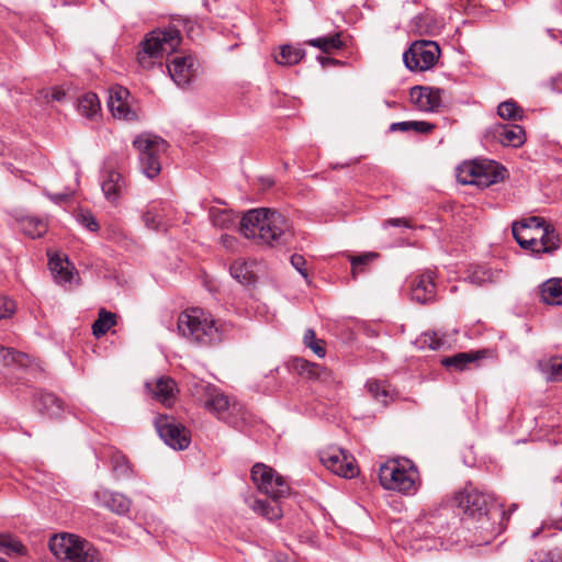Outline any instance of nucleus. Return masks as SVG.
Returning a JSON list of instances; mask_svg holds the SVG:
<instances>
[{
    "mask_svg": "<svg viewBox=\"0 0 562 562\" xmlns=\"http://www.w3.org/2000/svg\"><path fill=\"white\" fill-rule=\"evenodd\" d=\"M200 64L194 55L175 56L167 65L168 74L178 87H187L198 76Z\"/></svg>",
    "mask_w": 562,
    "mask_h": 562,
    "instance_id": "4468645a",
    "label": "nucleus"
},
{
    "mask_svg": "<svg viewBox=\"0 0 562 562\" xmlns=\"http://www.w3.org/2000/svg\"><path fill=\"white\" fill-rule=\"evenodd\" d=\"M221 244L227 250H233L235 248L236 244H237V240H236V238L234 236H231L228 234H223L221 236Z\"/></svg>",
    "mask_w": 562,
    "mask_h": 562,
    "instance_id": "4d7b16f0",
    "label": "nucleus"
},
{
    "mask_svg": "<svg viewBox=\"0 0 562 562\" xmlns=\"http://www.w3.org/2000/svg\"><path fill=\"white\" fill-rule=\"evenodd\" d=\"M101 189L105 199L112 203L119 201L126 191L125 179L116 170V161L112 158L104 161L101 171Z\"/></svg>",
    "mask_w": 562,
    "mask_h": 562,
    "instance_id": "2eb2a0df",
    "label": "nucleus"
},
{
    "mask_svg": "<svg viewBox=\"0 0 562 562\" xmlns=\"http://www.w3.org/2000/svg\"><path fill=\"white\" fill-rule=\"evenodd\" d=\"M45 195L50 200L53 201L54 203L56 204H60L67 200H69L71 196H72V191L71 190H65L64 192H60V193H49V192H45Z\"/></svg>",
    "mask_w": 562,
    "mask_h": 562,
    "instance_id": "864d4df0",
    "label": "nucleus"
},
{
    "mask_svg": "<svg viewBox=\"0 0 562 562\" xmlns=\"http://www.w3.org/2000/svg\"><path fill=\"white\" fill-rule=\"evenodd\" d=\"M530 562H551L549 560H538V561H530Z\"/></svg>",
    "mask_w": 562,
    "mask_h": 562,
    "instance_id": "774afa93",
    "label": "nucleus"
},
{
    "mask_svg": "<svg viewBox=\"0 0 562 562\" xmlns=\"http://www.w3.org/2000/svg\"><path fill=\"white\" fill-rule=\"evenodd\" d=\"M52 553L68 562H103L102 554L87 540L74 535H55L49 540Z\"/></svg>",
    "mask_w": 562,
    "mask_h": 562,
    "instance_id": "6e6552de",
    "label": "nucleus"
},
{
    "mask_svg": "<svg viewBox=\"0 0 562 562\" xmlns=\"http://www.w3.org/2000/svg\"><path fill=\"white\" fill-rule=\"evenodd\" d=\"M303 340L305 346L311 348L319 358H323L326 355L322 340L316 339L315 331L313 329L310 328L305 331Z\"/></svg>",
    "mask_w": 562,
    "mask_h": 562,
    "instance_id": "c03bdc74",
    "label": "nucleus"
},
{
    "mask_svg": "<svg viewBox=\"0 0 562 562\" xmlns=\"http://www.w3.org/2000/svg\"><path fill=\"white\" fill-rule=\"evenodd\" d=\"M180 31L175 26L157 29L148 33L140 44L137 61L144 69L161 66L165 56L176 52L181 44Z\"/></svg>",
    "mask_w": 562,
    "mask_h": 562,
    "instance_id": "39448f33",
    "label": "nucleus"
},
{
    "mask_svg": "<svg viewBox=\"0 0 562 562\" xmlns=\"http://www.w3.org/2000/svg\"><path fill=\"white\" fill-rule=\"evenodd\" d=\"M306 44L316 47L326 54L340 49L344 46L340 33L312 38L308 40Z\"/></svg>",
    "mask_w": 562,
    "mask_h": 562,
    "instance_id": "7c9ffc66",
    "label": "nucleus"
},
{
    "mask_svg": "<svg viewBox=\"0 0 562 562\" xmlns=\"http://www.w3.org/2000/svg\"><path fill=\"white\" fill-rule=\"evenodd\" d=\"M291 265L294 267V269L300 272V274L307 280L308 274L305 269L306 260L301 255H293L291 256Z\"/></svg>",
    "mask_w": 562,
    "mask_h": 562,
    "instance_id": "3c124183",
    "label": "nucleus"
},
{
    "mask_svg": "<svg viewBox=\"0 0 562 562\" xmlns=\"http://www.w3.org/2000/svg\"><path fill=\"white\" fill-rule=\"evenodd\" d=\"M65 97H66V93H65L64 90H61L59 88H54L52 90V94H50L52 100H54V101H61V100L65 99Z\"/></svg>",
    "mask_w": 562,
    "mask_h": 562,
    "instance_id": "bf43d9fd",
    "label": "nucleus"
},
{
    "mask_svg": "<svg viewBox=\"0 0 562 562\" xmlns=\"http://www.w3.org/2000/svg\"><path fill=\"white\" fill-rule=\"evenodd\" d=\"M210 218L213 226L220 229H228L235 223V216L229 210L212 209L210 211Z\"/></svg>",
    "mask_w": 562,
    "mask_h": 562,
    "instance_id": "58836bf2",
    "label": "nucleus"
},
{
    "mask_svg": "<svg viewBox=\"0 0 562 562\" xmlns=\"http://www.w3.org/2000/svg\"><path fill=\"white\" fill-rule=\"evenodd\" d=\"M522 113V109L512 100L502 102L497 108V114L504 120H520Z\"/></svg>",
    "mask_w": 562,
    "mask_h": 562,
    "instance_id": "ea45409f",
    "label": "nucleus"
},
{
    "mask_svg": "<svg viewBox=\"0 0 562 562\" xmlns=\"http://www.w3.org/2000/svg\"><path fill=\"white\" fill-rule=\"evenodd\" d=\"M412 300L425 304L435 297L434 273L426 271L416 276L411 282Z\"/></svg>",
    "mask_w": 562,
    "mask_h": 562,
    "instance_id": "6ab92c4d",
    "label": "nucleus"
},
{
    "mask_svg": "<svg viewBox=\"0 0 562 562\" xmlns=\"http://www.w3.org/2000/svg\"><path fill=\"white\" fill-rule=\"evenodd\" d=\"M378 257L376 252H366L360 256H355L350 258L351 267H352V276L356 278V274L361 271V266L367 265Z\"/></svg>",
    "mask_w": 562,
    "mask_h": 562,
    "instance_id": "49530a36",
    "label": "nucleus"
},
{
    "mask_svg": "<svg viewBox=\"0 0 562 562\" xmlns=\"http://www.w3.org/2000/svg\"><path fill=\"white\" fill-rule=\"evenodd\" d=\"M133 145L138 150L139 168L149 179L157 177L161 170L160 157L167 150V142L151 134L138 135Z\"/></svg>",
    "mask_w": 562,
    "mask_h": 562,
    "instance_id": "1a4fd4ad",
    "label": "nucleus"
},
{
    "mask_svg": "<svg viewBox=\"0 0 562 562\" xmlns=\"http://www.w3.org/2000/svg\"><path fill=\"white\" fill-rule=\"evenodd\" d=\"M113 471L119 477H126L131 473V467L124 456H114Z\"/></svg>",
    "mask_w": 562,
    "mask_h": 562,
    "instance_id": "de8ad7c7",
    "label": "nucleus"
},
{
    "mask_svg": "<svg viewBox=\"0 0 562 562\" xmlns=\"http://www.w3.org/2000/svg\"><path fill=\"white\" fill-rule=\"evenodd\" d=\"M21 229L31 238L42 237L47 232V223L35 216H24L20 220Z\"/></svg>",
    "mask_w": 562,
    "mask_h": 562,
    "instance_id": "c756f323",
    "label": "nucleus"
},
{
    "mask_svg": "<svg viewBox=\"0 0 562 562\" xmlns=\"http://www.w3.org/2000/svg\"><path fill=\"white\" fill-rule=\"evenodd\" d=\"M29 363L27 355L18 352L12 348L0 346V364L3 367L19 366L26 367Z\"/></svg>",
    "mask_w": 562,
    "mask_h": 562,
    "instance_id": "f704fd0d",
    "label": "nucleus"
},
{
    "mask_svg": "<svg viewBox=\"0 0 562 562\" xmlns=\"http://www.w3.org/2000/svg\"><path fill=\"white\" fill-rule=\"evenodd\" d=\"M440 48L432 41H416L403 54V61L409 70L425 71L435 66Z\"/></svg>",
    "mask_w": 562,
    "mask_h": 562,
    "instance_id": "9b49d317",
    "label": "nucleus"
},
{
    "mask_svg": "<svg viewBox=\"0 0 562 562\" xmlns=\"http://www.w3.org/2000/svg\"><path fill=\"white\" fill-rule=\"evenodd\" d=\"M251 479L258 490L271 499L250 498L248 499L249 507L270 521L280 519L282 509L279 499L289 495L290 486L288 482L276 470L263 463H256L252 467Z\"/></svg>",
    "mask_w": 562,
    "mask_h": 562,
    "instance_id": "7ed1b4c3",
    "label": "nucleus"
},
{
    "mask_svg": "<svg viewBox=\"0 0 562 562\" xmlns=\"http://www.w3.org/2000/svg\"><path fill=\"white\" fill-rule=\"evenodd\" d=\"M318 59H319V61H321V64H322V66H323V67H324L325 65H327V64H335V63H336V60H335V59H331V58H324V57H319Z\"/></svg>",
    "mask_w": 562,
    "mask_h": 562,
    "instance_id": "680f3d73",
    "label": "nucleus"
},
{
    "mask_svg": "<svg viewBox=\"0 0 562 562\" xmlns=\"http://www.w3.org/2000/svg\"><path fill=\"white\" fill-rule=\"evenodd\" d=\"M179 336L190 345L210 348L220 345L231 330V325L214 317L209 311L189 307L177 319Z\"/></svg>",
    "mask_w": 562,
    "mask_h": 562,
    "instance_id": "f03ea898",
    "label": "nucleus"
},
{
    "mask_svg": "<svg viewBox=\"0 0 562 562\" xmlns=\"http://www.w3.org/2000/svg\"><path fill=\"white\" fill-rule=\"evenodd\" d=\"M476 359L477 357L473 352H459L454 356L442 358L441 364L449 370L463 371Z\"/></svg>",
    "mask_w": 562,
    "mask_h": 562,
    "instance_id": "473e14b6",
    "label": "nucleus"
},
{
    "mask_svg": "<svg viewBox=\"0 0 562 562\" xmlns=\"http://www.w3.org/2000/svg\"><path fill=\"white\" fill-rule=\"evenodd\" d=\"M23 546L15 538L8 535H0V552L4 554L22 553Z\"/></svg>",
    "mask_w": 562,
    "mask_h": 562,
    "instance_id": "37998d69",
    "label": "nucleus"
},
{
    "mask_svg": "<svg viewBox=\"0 0 562 562\" xmlns=\"http://www.w3.org/2000/svg\"><path fill=\"white\" fill-rule=\"evenodd\" d=\"M79 0H63V3L64 4H72V3H76L78 2Z\"/></svg>",
    "mask_w": 562,
    "mask_h": 562,
    "instance_id": "0e129e2a",
    "label": "nucleus"
},
{
    "mask_svg": "<svg viewBox=\"0 0 562 562\" xmlns=\"http://www.w3.org/2000/svg\"><path fill=\"white\" fill-rule=\"evenodd\" d=\"M390 132H412V121H403L392 123L389 127Z\"/></svg>",
    "mask_w": 562,
    "mask_h": 562,
    "instance_id": "5fc2aeb1",
    "label": "nucleus"
},
{
    "mask_svg": "<svg viewBox=\"0 0 562 562\" xmlns=\"http://www.w3.org/2000/svg\"><path fill=\"white\" fill-rule=\"evenodd\" d=\"M146 386L153 392L157 400L167 404L173 395L175 382L169 378H160L154 383L147 382Z\"/></svg>",
    "mask_w": 562,
    "mask_h": 562,
    "instance_id": "bb28decb",
    "label": "nucleus"
},
{
    "mask_svg": "<svg viewBox=\"0 0 562 562\" xmlns=\"http://www.w3.org/2000/svg\"><path fill=\"white\" fill-rule=\"evenodd\" d=\"M164 204L160 203V202H151L148 207H147V211L144 213L143 215V220H144V223L145 225L148 227V228H151V229H159L162 227V224H161V220H158L154 214L153 212L156 211L157 207H161Z\"/></svg>",
    "mask_w": 562,
    "mask_h": 562,
    "instance_id": "a18cd8bd",
    "label": "nucleus"
},
{
    "mask_svg": "<svg viewBox=\"0 0 562 562\" xmlns=\"http://www.w3.org/2000/svg\"><path fill=\"white\" fill-rule=\"evenodd\" d=\"M435 125L426 121H412V131L418 134L430 133Z\"/></svg>",
    "mask_w": 562,
    "mask_h": 562,
    "instance_id": "603ef678",
    "label": "nucleus"
},
{
    "mask_svg": "<svg viewBox=\"0 0 562 562\" xmlns=\"http://www.w3.org/2000/svg\"><path fill=\"white\" fill-rule=\"evenodd\" d=\"M441 93L439 88L415 86L409 95L420 111L435 112L441 106Z\"/></svg>",
    "mask_w": 562,
    "mask_h": 562,
    "instance_id": "f3484780",
    "label": "nucleus"
},
{
    "mask_svg": "<svg viewBox=\"0 0 562 562\" xmlns=\"http://www.w3.org/2000/svg\"><path fill=\"white\" fill-rule=\"evenodd\" d=\"M414 344L418 349L439 350L446 345V341L436 331H425L416 338Z\"/></svg>",
    "mask_w": 562,
    "mask_h": 562,
    "instance_id": "4c0bfd02",
    "label": "nucleus"
},
{
    "mask_svg": "<svg viewBox=\"0 0 562 562\" xmlns=\"http://www.w3.org/2000/svg\"><path fill=\"white\" fill-rule=\"evenodd\" d=\"M94 497L97 502L110 509L111 512L117 515H124L130 512L132 502L128 497L123 494L111 492L105 488H100L94 492Z\"/></svg>",
    "mask_w": 562,
    "mask_h": 562,
    "instance_id": "aec40b11",
    "label": "nucleus"
},
{
    "mask_svg": "<svg viewBox=\"0 0 562 562\" xmlns=\"http://www.w3.org/2000/svg\"><path fill=\"white\" fill-rule=\"evenodd\" d=\"M542 301L551 305L562 304V279H549L541 286Z\"/></svg>",
    "mask_w": 562,
    "mask_h": 562,
    "instance_id": "393cba45",
    "label": "nucleus"
},
{
    "mask_svg": "<svg viewBox=\"0 0 562 562\" xmlns=\"http://www.w3.org/2000/svg\"><path fill=\"white\" fill-rule=\"evenodd\" d=\"M155 427L159 437L172 449L184 450L189 447L191 441L190 431L173 417L158 416L155 420Z\"/></svg>",
    "mask_w": 562,
    "mask_h": 562,
    "instance_id": "f8f14e48",
    "label": "nucleus"
},
{
    "mask_svg": "<svg viewBox=\"0 0 562 562\" xmlns=\"http://www.w3.org/2000/svg\"><path fill=\"white\" fill-rule=\"evenodd\" d=\"M366 387L368 392L383 405H386L393 400L394 393L386 381L369 380Z\"/></svg>",
    "mask_w": 562,
    "mask_h": 562,
    "instance_id": "c85d7f7f",
    "label": "nucleus"
},
{
    "mask_svg": "<svg viewBox=\"0 0 562 562\" xmlns=\"http://www.w3.org/2000/svg\"><path fill=\"white\" fill-rule=\"evenodd\" d=\"M494 161L471 162L459 168L457 178L462 184H474L477 187H488L504 178L503 171Z\"/></svg>",
    "mask_w": 562,
    "mask_h": 562,
    "instance_id": "9d476101",
    "label": "nucleus"
},
{
    "mask_svg": "<svg viewBox=\"0 0 562 562\" xmlns=\"http://www.w3.org/2000/svg\"><path fill=\"white\" fill-rule=\"evenodd\" d=\"M37 409L49 417H60L64 412V403L53 393H42L36 401Z\"/></svg>",
    "mask_w": 562,
    "mask_h": 562,
    "instance_id": "b1692460",
    "label": "nucleus"
},
{
    "mask_svg": "<svg viewBox=\"0 0 562 562\" xmlns=\"http://www.w3.org/2000/svg\"><path fill=\"white\" fill-rule=\"evenodd\" d=\"M49 269L58 284H70L74 278V266L67 258L54 255L49 258Z\"/></svg>",
    "mask_w": 562,
    "mask_h": 562,
    "instance_id": "5701e85b",
    "label": "nucleus"
},
{
    "mask_svg": "<svg viewBox=\"0 0 562 562\" xmlns=\"http://www.w3.org/2000/svg\"><path fill=\"white\" fill-rule=\"evenodd\" d=\"M494 506L493 496L476 488L467 490L460 498V507L467 517L476 519L480 524L475 528L488 532V538L484 540L485 543L498 532L494 524L491 522L492 516L501 514L499 510H493Z\"/></svg>",
    "mask_w": 562,
    "mask_h": 562,
    "instance_id": "0eeeda50",
    "label": "nucleus"
},
{
    "mask_svg": "<svg viewBox=\"0 0 562 562\" xmlns=\"http://www.w3.org/2000/svg\"><path fill=\"white\" fill-rule=\"evenodd\" d=\"M384 227H387V226H396V227H400V226H405V227H408V223L405 218H389L387 221L384 222Z\"/></svg>",
    "mask_w": 562,
    "mask_h": 562,
    "instance_id": "13d9d810",
    "label": "nucleus"
},
{
    "mask_svg": "<svg viewBox=\"0 0 562 562\" xmlns=\"http://www.w3.org/2000/svg\"><path fill=\"white\" fill-rule=\"evenodd\" d=\"M294 367L300 374L305 375L308 379L319 381L326 385L336 383L333 372L321 364L312 363L304 359H296Z\"/></svg>",
    "mask_w": 562,
    "mask_h": 562,
    "instance_id": "4be33fe9",
    "label": "nucleus"
},
{
    "mask_svg": "<svg viewBox=\"0 0 562 562\" xmlns=\"http://www.w3.org/2000/svg\"><path fill=\"white\" fill-rule=\"evenodd\" d=\"M504 277L505 274L501 269H492L487 266H475L468 270L464 281L481 286L488 283H498Z\"/></svg>",
    "mask_w": 562,
    "mask_h": 562,
    "instance_id": "412c9836",
    "label": "nucleus"
},
{
    "mask_svg": "<svg viewBox=\"0 0 562 562\" xmlns=\"http://www.w3.org/2000/svg\"><path fill=\"white\" fill-rule=\"evenodd\" d=\"M519 226H513L512 232L513 236L518 243V245L524 248L531 250L535 254H540L539 246H538V236L530 235L528 238H524V232L518 231Z\"/></svg>",
    "mask_w": 562,
    "mask_h": 562,
    "instance_id": "79ce46f5",
    "label": "nucleus"
},
{
    "mask_svg": "<svg viewBox=\"0 0 562 562\" xmlns=\"http://www.w3.org/2000/svg\"><path fill=\"white\" fill-rule=\"evenodd\" d=\"M539 532H540V530L533 531V532H532V535H531V537H532V538H536V537L539 535Z\"/></svg>",
    "mask_w": 562,
    "mask_h": 562,
    "instance_id": "338daca9",
    "label": "nucleus"
},
{
    "mask_svg": "<svg viewBox=\"0 0 562 562\" xmlns=\"http://www.w3.org/2000/svg\"><path fill=\"white\" fill-rule=\"evenodd\" d=\"M231 276L241 284H249L254 281L251 267L244 259H236L229 268Z\"/></svg>",
    "mask_w": 562,
    "mask_h": 562,
    "instance_id": "72a5a7b5",
    "label": "nucleus"
},
{
    "mask_svg": "<svg viewBox=\"0 0 562 562\" xmlns=\"http://www.w3.org/2000/svg\"><path fill=\"white\" fill-rule=\"evenodd\" d=\"M488 134L503 146L519 147L526 140L524 128L517 124H494Z\"/></svg>",
    "mask_w": 562,
    "mask_h": 562,
    "instance_id": "dca6fc26",
    "label": "nucleus"
},
{
    "mask_svg": "<svg viewBox=\"0 0 562 562\" xmlns=\"http://www.w3.org/2000/svg\"><path fill=\"white\" fill-rule=\"evenodd\" d=\"M15 312V303L8 296L0 294V319L9 318Z\"/></svg>",
    "mask_w": 562,
    "mask_h": 562,
    "instance_id": "09e8293b",
    "label": "nucleus"
},
{
    "mask_svg": "<svg viewBox=\"0 0 562 562\" xmlns=\"http://www.w3.org/2000/svg\"><path fill=\"white\" fill-rule=\"evenodd\" d=\"M321 462L336 475L351 479L358 474L355 458L342 449L331 447L319 454Z\"/></svg>",
    "mask_w": 562,
    "mask_h": 562,
    "instance_id": "ddd939ff",
    "label": "nucleus"
},
{
    "mask_svg": "<svg viewBox=\"0 0 562 562\" xmlns=\"http://www.w3.org/2000/svg\"><path fill=\"white\" fill-rule=\"evenodd\" d=\"M270 562H291V560L284 553H276Z\"/></svg>",
    "mask_w": 562,
    "mask_h": 562,
    "instance_id": "052dcab7",
    "label": "nucleus"
},
{
    "mask_svg": "<svg viewBox=\"0 0 562 562\" xmlns=\"http://www.w3.org/2000/svg\"><path fill=\"white\" fill-rule=\"evenodd\" d=\"M159 202L162 203L164 205L161 207H157L156 211L153 212V214L158 220H161V224L164 225V220L168 215V212L170 210V204L168 202H165V201H159Z\"/></svg>",
    "mask_w": 562,
    "mask_h": 562,
    "instance_id": "6e6d98bb",
    "label": "nucleus"
},
{
    "mask_svg": "<svg viewBox=\"0 0 562 562\" xmlns=\"http://www.w3.org/2000/svg\"><path fill=\"white\" fill-rule=\"evenodd\" d=\"M538 368L548 381H562V357H551L538 362Z\"/></svg>",
    "mask_w": 562,
    "mask_h": 562,
    "instance_id": "cd10ccee",
    "label": "nucleus"
},
{
    "mask_svg": "<svg viewBox=\"0 0 562 562\" xmlns=\"http://www.w3.org/2000/svg\"><path fill=\"white\" fill-rule=\"evenodd\" d=\"M379 480L385 490L414 495L419 487V473L409 461L390 460L379 469Z\"/></svg>",
    "mask_w": 562,
    "mask_h": 562,
    "instance_id": "423d86ee",
    "label": "nucleus"
},
{
    "mask_svg": "<svg viewBox=\"0 0 562 562\" xmlns=\"http://www.w3.org/2000/svg\"><path fill=\"white\" fill-rule=\"evenodd\" d=\"M531 234L529 231H524V238H528Z\"/></svg>",
    "mask_w": 562,
    "mask_h": 562,
    "instance_id": "69168bd1",
    "label": "nucleus"
},
{
    "mask_svg": "<svg viewBox=\"0 0 562 562\" xmlns=\"http://www.w3.org/2000/svg\"><path fill=\"white\" fill-rule=\"evenodd\" d=\"M546 225L544 220L538 216H530L513 223V226H519V232L529 231L531 234H536V236L540 234Z\"/></svg>",
    "mask_w": 562,
    "mask_h": 562,
    "instance_id": "a19ab883",
    "label": "nucleus"
},
{
    "mask_svg": "<svg viewBox=\"0 0 562 562\" xmlns=\"http://www.w3.org/2000/svg\"><path fill=\"white\" fill-rule=\"evenodd\" d=\"M78 221L82 226H85L90 232H97L100 228L99 223L91 213H80L78 215Z\"/></svg>",
    "mask_w": 562,
    "mask_h": 562,
    "instance_id": "8fccbe9b",
    "label": "nucleus"
},
{
    "mask_svg": "<svg viewBox=\"0 0 562 562\" xmlns=\"http://www.w3.org/2000/svg\"><path fill=\"white\" fill-rule=\"evenodd\" d=\"M116 325V315L104 308H101L98 318L92 324V334L97 338L105 335L113 326Z\"/></svg>",
    "mask_w": 562,
    "mask_h": 562,
    "instance_id": "2f4dec72",
    "label": "nucleus"
},
{
    "mask_svg": "<svg viewBox=\"0 0 562 562\" xmlns=\"http://www.w3.org/2000/svg\"><path fill=\"white\" fill-rule=\"evenodd\" d=\"M191 393L211 413L228 425L240 428L246 420V409L238 402H231L216 386L205 381L194 382Z\"/></svg>",
    "mask_w": 562,
    "mask_h": 562,
    "instance_id": "20e7f679",
    "label": "nucleus"
},
{
    "mask_svg": "<svg viewBox=\"0 0 562 562\" xmlns=\"http://www.w3.org/2000/svg\"><path fill=\"white\" fill-rule=\"evenodd\" d=\"M304 55L305 50L300 47L283 45L280 54L276 57V61L279 65L291 66L300 63Z\"/></svg>",
    "mask_w": 562,
    "mask_h": 562,
    "instance_id": "e433bc0d",
    "label": "nucleus"
},
{
    "mask_svg": "<svg viewBox=\"0 0 562 562\" xmlns=\"http://www.w3.org/2000/svg\"><path fill=\"white\" fill-rule=\"evenodd\" d=\"M130 91L121 86L110 89L108 106L114 117L133 120L136 115L128 105Z\"/></svg>",
    "mask_w": 562,
    "mask_h": 562,
    "instance_id": "a211bd4d",
    "label": "nucleus"
},
{
    "mask_svg": "<svg viewBox=\"0 0 562 562\" xmlns=\"http://www.w3.org/2000/svg\"><path fill=\"white\" fill-rule=\"evenodd\" d=\"M240 233L257 244L280 247L293 237L289 220L280 212L260 207L247 211L240 221Z\"/></svg>",
    "mask_w": 562,
    "mask_h": 562,
    "instance_id": "f257e3e1",
    "label": "nucleus"
},
{
    "mask_svg": "<svg viewBox=\"0 0 562 562\" xmlns=\"http://www.w3.org/2000/svg\"><path fill=\"white\" fill-rule=\"evenodd\" d=\"M559 81H560L559 79L553 80L552 85H553V90H557V91H559V92H560V91H562V89H561L560 87H557V86H555V85H558V82H559Z\"/></svg>",
    "mask_w": 562,
    "mask_h": 562,
    "instance_id": "e2e57ef3",
    "label": "nucleus"
},
{
    "mask_svg": "<svg viewBox=\"0 0 562 562\" xmlns=\"http://www.w3.org/2000/svg\"><path fill=\"white\" fill-rule=\"evenodd\" d=\"M561 239L555 229L547 224L540 232V236H538V246L540 254L547 252L552 254L560 247Z\"/></svg>",
    "mask_w": 562,
    "mask_h": 562,
    "instance_id": "a878e982",
    "label": "nucleus"
},
{
    "mask_svg": "<svg viewBox=\"0 0 562 562\" xmlns=\"http://www.w3.org/2000/svg\"><path fill=\"white\" fill-rule=\"evenodd\" d=\"M78 112L86 117H93L100 111V102L94 93H86L78 100Z\"/></svg>",
    "mask_w": 562,
    "mask_h": 562,
    "instance_id": "c9c22d12",
    "label": "nucleus"
}]
</instances>
